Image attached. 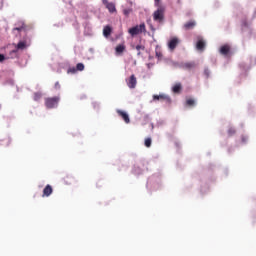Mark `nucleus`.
Instances as JSON below:
<instances>
[{
  "instance_id": "obj_6",
  "label": "nucleus",
  "mask_w": 256,
  "mask_h": 256,
  "mask_svg": "<svg viewBox=\"0 0 256 256\" xmlns=\"http://www.w3.org/2000/svg\"><path fill=\"white\" fill-rule=\"evenodd\" d=\"M126 83L129 87V89H135L137 87V77H135L134 74H132L129 79L126 80Z\"/></svg>"
},
{
  "instance_id": "obj_26",
  "label": "nucleus",
  "mask_w": 256,
  "mask_h": 256,
  "mask_svg": "<svg viewBox=\"0 0 256 256\" xmlns=\"http://www.w3.org/2000/svg\"><path fill=\"white\" fill-rule=\"evenodd\" d=\"M132 9H124L123 10V13H124V15L126 16V17H129V15H131V13H132Z\"/></svg>"
},
{
  "instance_id": "obj_21",
  "label": "nucleus",
  "mask_w": 256,
  "mask_h": 256,
  "mask_svg": "<svg viewBox=\"0 0 256 256\" xmlns=\"http://www.w3.org/2000/svg\"><path fill=\"white\" fill-rule=\"evenodd\" d=\"M186 105L188 106V107H193V106H195V100L194 99H188V100H186Z\"/></svg>"
},
{
  "instance_id": "obj_13",
  "label": "nucleus",
  "mask_w": 256,
  "mask_h": 256,
  "mask_svg": "<svg viewBox=\"0 0 256 256\" xmlns=\"http://www.w3.org/2000/svg\"><path fill=\"white\" fill-rule=\"evenodd\" d=\"M126 46L125 44H119L116 46L115 51H116V55H123V52L125 51Z\"/></svg>"
},
{
  "instance_id": "obj_28",
  "label": "nucleus",
  "mask_w": 256,
  "mask_h": 256,
  "mask_svg": "<svg viewBox=\"0 0 256 256\" xmlns=\"http://www.w3.org/2000/svg\"><path fill=\"white\" fill-rule=\"evenodd\" d=\"M161 99V95H154L153 96V101H159Z\"/></svg>"
},
{
  "instance_id": "obj_25",
  "label": "nucleus",
  "mask_w": 256,
  "mask_h": 256,
  "mask_svg": "<svg viewBox=\"0 0 256 256\" xmlns=\"http://www.w3.org/2000/svg\"><path fill=\"white\" fill-rule=\"evenodd\" d=\"M63 181L66 185H71V177L70 176H66L63 178Z\"/></svg>"
},
{
  "instance_id": "obj_24",
  "label": "nucleus",
  "mask_w": 256,
  "mask_h": 256,
  "mask_svg": "<svg viewBox=\"0 0 256 256\" xmlns=\"http://www.w3.org/2000/svg\"><path fill=\"white\" fill-rule=\"evenodd\" d=\"M152 140L151 138H146L144 141L145 147H151Z\"/></svg>"
},
{
  "instance_id": "obj_20",
  "label": "nucleus",
  "mask_w": 256,
  "mask_h": 256,
  "mask_svg": "<svg viewBox=\"0 0 256 256\" xmlns=\"http://www.w3.org/2000/svg\"><path fill=\"white\" fill-rule=\"evenodd\" d=\"M41 97H43V94H41V92L34 93V101H40Z\"/></svg>"
},
{
  "instance_id": "obj_3",
  "label": "nucleus",
  "mask_w": 256,
  "mask_h": 256,
  "mask_svg": "<svg viewBox=\"0 0 256 256\" xmlns=\"http://www.w3.org/2000/svg\"><path fill=\"white\" fill-rule=\"evenodd\" d=\"M144 31H145V24H140V25H136V26L130 28L128 30V33H130V35L132 37H135V35H139L141 33H144Z\"/></svg>"
},
{
  "instance_id": "obj_4",
  "label": "nucleus",
  "mask_w": 256,
  "mask_h": 256,
  "mask_svg": "<svg viewBox=\"0 0 256 256\" xmlns=\"http://www.w3.org/2000/svg\"><path fill=\"white\" fill-rule=\"evenodd\" d=\"M27 48V42L25 41H20L18 42V44L16 45V49L15 50H12L10 52V55H14V57L17 56V51H23V49H26Z\"/></svg>"
},
{
  "instance_id": "obj_22",
  "label": "nucleus",
  "mask_w": 256,
  "mask_h": 256,
  "mask_svg": "<svg viewBox=\"0 0 256 256\" xmlns=\"http://www.w3.org/2000/svg\"><path fill=\"white\" fill-rule=\"evenodd\" d=\"M235 133H237V131L235 130V128L230 127V128L228 129V135H229V137H233V135H235Z\"/></svg>"
},
{
  "instance_id": "obj_19",
  "label": "nucleus",
  "mask_w": 256,
  "mask_h": 256,
  "mask_svg": "<svg viewBox=\"0 0 256 256\" xmlns=\"http://www.w3.org/2000/svg\"><path fill=\"white\" fill-rule=\"evenodd\" d=\"M172 91H173V93H181V84L178 83V84L174 85L172 88Z\"/></svg>"
},
{
  "instance_id": "obj_17",
  "label": "nucleus",
  "mask_w": 256,
  "mask_h": 256,
  "mask_svg": "<svg viewBox=\"0 0 256 256\" xmlns=\"http://www.w3.org/2000/svg\"><path fill=\"white\" fill-rule=\"evenodd\" d=\"M161 101L162 103H166L167 105H171V98L169 96L162 94L161 95Z\"/></svg>"
},
{
  "instance_id": "obj_1",
  "label": "nucleus",
  "mask_w": 256,
  "mask_h": 256,
  "mask_svg": "<svg viewBox=\"0 0 256 256\" xmlns=\"http://www.w3.org/2000/svg\"><path fill=\"white\" fill-rule=\"evenodd\" d=\"M61 98L59 96L45 98V106L47 109H55L59 105Z\"/></svg>"
},
{
  "instance_id": "obj_23",
  "label": "nucleus",
  "mask_w": 256,
  "mask_h": 256,
  "mask_svg": "<svg viewBox=\"0 0 256 256\" xmlns=\"http://www.w3.org/2000/svg\"><path fill=\"white\" fill-rule=\"evenodd\" d=\"M85 69V65L83 63H78L76 65V71H83Z\"/></svg>"
},
{
  "instance_id": "obj_31",
  "label": "nucleus",
  "mask_w": 256,
  "mask_h": 256,
  "mask_svg": "<svg viewBox=\"0 0 256 256\" xmlns=\"http://www.w3.org/2000/svg\"><path fill=\"white\" fill-rule=\"evenodd\" d=\"M5 61V55L0 54V63H3Z\"/></svg>"
},
{
  "instance_id": "obj_29",
  "label": "nucleus",
  "mask_w": 256,
  "mask_h": 256,
  "mask_svg": "<svg viewBox=\"0 0 256 256\" xmlns=\"http://www.w3.org/2000/svg\"><path fill=\"white\" fill-rule=\"evenodd\" d=\"M4 141L6 145H9L11 143V139L9 137L4 138Z\"/></svg>"
},
{
  "instance_id": "obj_30",
  "label": "nucleus",
  "mask_w": 256,
  "mask_h": 256,
  "mask_svg": "<svg viewBox=\"0 0 256 256\" xmlns=\"http://www.w3.org/2000/svg\"><path fill=\"white\" fill-rule=\"evenodd\" d=\"M241 139H242V143H247V140L249 139L247 136H242L241 137Z\"/></svg>"
},
{
  "instance_id": "obj_14",
  "label": "nucleus",
  "mask_w": 256,
  "mask_h": 256,
  "mask_svg": "<svg viewBox=\"0 0 256 256\" xmlns=\"http://www.w3.org/2000/svg\"><path fill=\"white\" fill-rule=\"evenodd\" d=\"M132 49H135L137 51L138 57H140L141 53H143V51H145V46L142 44H138L136 46H132Z\"/></svg>"
},
{
  "instance_id": "obj_12",
  "label": "nucleus",
  "mask_w": 256,
  "mask_h": 256,
  "mask_svg": "<svg viewBox=\"0 0 256 256\" xmlns=\"http://www.w3.org/2000/svg\"><path fill=\"white\" fill-rule=\"evenodd\" d=\"M230 51H231V46H229L227 44L221 46V48H220L221 55H228L230 53Z\"/></svg>"
},
{
  "instance_id": "obj_5",
  "label": "nucleus",
  "mask_w": 256,
  "mask_h": 256,
  "mask_svg": "<svg viewBox=\"0 0 256 256\" xmlns=\"http://www.w3.org/2000/svg\"><path fill=\"white\" fill-rule=\"evenodd\" d=\"M102 3L105 5L106 9H108L109 13H117L115 3L109 2L108 0H102Z\"/></svg>"
},
{
  "instance_id": "obj_8",
  "label": "nucleus",
  "mask_w": 256,
  "mask_h": 256,
  "mask_svg": "<svg viewBox=\"0 0 256 256\" xmlns=\"http://www.w3.org/2000/svg\"><path fill=\"white\" fill-rule=\"evenodd\" d=\"M53 193V187L51 185H46L45 188L43 189V197H49Z\"/></svg>"
},
{
  "instance_id": "obj_35",
  "label": "nucleus",
  "mask_w": 256,
  "mask_h": 256,
  "mask_svg": "<svg viewBox=\"0 0 256 256\" xmlns=\"http://www.w3.org/2000/svg\"><path fill=\"white\" fill-rule=\"evenodd\" d=\"M157 57H159V52H156Z\"/></svg>"
},
{
  "instance_id": "obj_33",
  "label": "nucleus",
  "mask_w": 256,
  "mask_h": 256,
  "mask_svg": "<svg viewBox=\"0 0 256 256\" xmlns=\"http://www.w3.org/2000/svg\"><path fill=\"white\" fill-rule=\"evenodd\" d=\"M209 73H210V72H209V69H205V70H204V75H205L206 77H209Z\"/></svg>"
},
{
  "instance_id": "obj_2",
  "label": "nucleus",
  "mask_w": 256,
  "mask_h": 256,
  "mask_svg": "<svg viewBox=\"0 0 256 256\" xmlns=\"http://www.w3.org/2000/svg\"><path fill=\"white\" fill-rule=\"evenodd\" d=\"M28 29L29 27L27 24H25L23 21H18L15 23V27L12 29V33L17 35L18 33L27 32Z\"/></svg>"
},
{
  "instance_id": "obj_7",
  "label": "nucleus",
  "mask_w": 256,
  "mask_h": 256,
  "mask_svg": "<svg viewBox=\"0 0 256 256\" xmlns=\"http://www.w3.org/2000/svg\"><path fill=\"white\" fill-rule=\"evenodd\" d=\"M117 115L123 119V121L129 125L131 123V119L129 118V114L123 110H116Z\"/></svg>"
},
{
  "instance_id": "obj_34",
  "label": "nucleus",
  "mask_w": 256,
  "mask_h": 256,
  "mask_svg": "<svg viewBox=\"0 0 256 256\" xmlns=\"http://www.w3.org/2000/svg\"><path fill=\"white\" fill-rule=\"evenodd\" d=\"M154 1H155V5H156L157 7H159V3H160L161 0H154Z\"/></svg>"
},
{
  "instance_id": "obj_27",
  "label": "nucleus",
  "mask_w": 256,
  "mask_h": 256,
  "mask_svg": "<svg viewBox=\"0 0 256 256\" xmlns=\"http://www.w3.org/2000/svg\"><path fill=\"white\" fill-rule=\"evenodd\" d=\"M68 73H72V74L77 73V68L75 67L69 68Z\"/></svg>"
},
{
  "instance_id": "obj_10",
  "label": "nucleus",
  "mask_w": 256,
  "mask_h": 256,
  "mask_svg": "<svg viewBox=\"0 0 256 256\" xmlns=\"http://www.w3.org/2000/svg\"><path fill=\"white\" fill-rule=\"evenodd\" d=\"M177 45H179V39L178 38H172L168 42V47H169V49H171V51H173V49H175V47H177Z\"/></svg>"
},
{
  "instance_id": "obj_18",
  "label": "nucleus",
  "mask_w": 256,
  "mask_h": 256,
  "mask_svg": "<svg viewBox=\"0 0 256 256\" xmlns=\"http://www.w3.org/2000/svg\"><path fill=\"white\" fill-rule=\"evenodd\" d=\"M103 35H104V37H109V35H111V27L110 26H105L104 27Z\"/></svg>"
},
{
  "instance_id": "obj_11",
  "label": "nucleus",
  "mask_w": 256,
  "mask_h": 256,
  "mask_svg": "<svg viewBox=\"0 0 256 256\" xmlns=\"http://www.w3.org/2000/svg\"><path fill=\"white\" fill-rule=\"evenodd\" d=\"M153 20L156 23H161V8H158L154 13H153Z\"/></svg>"
},
{
  "instance_id": "obj_9",
  "label": "nucleus",
  "mask_w": 256,
  "mask_h": 256,
  "mask_svg": "<svg viewBox=\"0 0 256 256\" xmlns=\"http://www.w3.org/2000/svg\"><path fill=\"white\" fill-rule=\"evenodd\" d=\"M195 25H197V22L195 20H190L184 24V29L186 31H189L191 29H195Z\"/></svg>"
},
{
  "instance_id": "obj_16",
  "label": "nucleus",
  "mask_w": 256,
  "mask_h": 256,
  "mask_svg": "<svg viewBox=\"0 0 256 256\" xmlns=\"http://www.w3.org/2000/svg\"><path fill=\"white\" fill-rule=\"evenodd\" d=\"M183 67H184V69L191 70V69H195L196 64H195V62H186L183 64Z\"/></svg>"
},
{
  "instance_id": "obj_32",
  "label": "nucleus",
  "mask_w": 256,
  "mask_h": 256,
  "mask_svg": "<svg viewBox=\"0 0 256 256\" xmlns=\"http://www.w3.org/2000/svg\"><path fill=\"white\" fill-rule=\"evenodd\" d=\"M54 87L55 89H61V84H59V82H56Z\"/></svg>"
},
{
  "instance_id": "obj_15",
  "label": "nucleus",
  "mask_w": 256,
  "mask_h": 256,
  "mask_svg": "<svg viewBox=\"0 0 256 256\" xmlns=\"http://www.w3.org/2000/svg\"><path fill=\"white\" fill-rule=\"evenodd\" d=\"M196 49L198 51H203L205 49V41L203 39H199L196 43Z\"/></svg>"
}]
</instances>
